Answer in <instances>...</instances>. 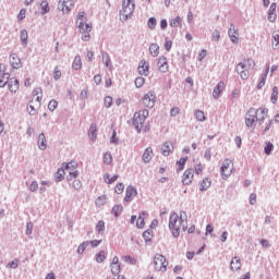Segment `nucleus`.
Here are the masks:
<instances>
[{
    "mask_svg": "<svg viewBox=\"0 0 279 279\" xmlns=\"http://www.w3.org/2000/svg\"><path fill=\"white\" fill-rule=\"evenodd\" d=\"M187 228H189V216H186L185 211H180V214L173 213L170 215L169 229L171 230L172 235L174 238L180 236V232L181 231L185 232Z\"/></svg>",
    "mask_w": 279,
    "mask_h": 279,
    "instance_id": "f257e3e1",
    "label": "nucleus"
},
{
    "mask_svg": "<svg viewBox=\"0 0 279 279\" xmlns=\"http://www.w3.org/2000/svg\"><path fill=\"white\" fill-rule=\"evenodd\" d=\"M255 66L256 62L252 58H247L236 64L235 71L241 80L246 81L250 80V72L254 71Z\"/></svg>",
    "mask_w": 279,
    "mask_h": 279,
    "instance_id": "f03ea898",
    "label": "nucleus"
},
{
    "mask_svg": "<svg viewBox=\"0 0 279 279\" xmlns=\"http://www.w3.org/2000/svg\"><path fill=\"white\" fill-rule=\"evenodd\" d=\"M136 4H134V0H123L122 10L120 11V21H130L134 14Z\"/></svg>",
    "mask_w": 279,
    "mask_h": 279,
    "instance_id": "7ed1b4c3",
    "label": "nucleus"
},
{
    "mask_svg": "<svg viewBox=\"0 0 279 279\" xmlns=\"http://www.w3.org/2000/svg\"><path fill=\"white\" fill-rule=\"evenodd\" d=\"M148 117H149V110L147 109H143L134 113L133 125L137 130V132H141V130H143V126L145 125V121H147Z\"/></svg>",
    "mask_w": 279,
    "mask_h": 279,
    "instance_id": "20e7f679",
    "label": "nucleus"
},
{
    "mask_svg": "<svg viewBox=\"0 0 279 279\" xmlns=\"http://www.w3.org/2000/svg\"><path fill=\"white\" fill-rule=\"evenodd\" d=\"M234 173V161L232 159H225L220 167V175L223 180H228Z\"/></svg>",
    "mask_w": 279,
    "mask_h": 279,
    "instance_id": "39448f33",
    "label": "nucleus"
},
{
    "mask_svg": "<svg viewBox=\"0 0 279 279\" xmlns=\"http://www.w3.org/2000/svg\"><path fill=\"white\" fill-rule=\"evenodd\" d=\"M63 169H65L68 177L66 180L69 182H71L72 180H75V178H77V175H80V172L76 171L78 165L77 161H70L68 163H63Z\"/></svg>",
    "mask_w": 279,
    "mask_h": 279,
    "instance_id": "423d86ee",
    "label": "nucleus"
},
{
    "mask_svg": "<svg viewBox=\"0 0 279 279\" xmlns=\"http://www.w3.org/2000/svg\"><path fill=\"white\" fill-rule=\"evenodd\" d=\"M154 265L156 271H167V267H169V262L162 254H156L154 258Z\"/></svg>",
    "mask_w": 279,
    "mask_h": 279,
    "instance_id": "0eeeda50",
    "label": "nucleus"
},
{
    "mask_svg": "<svg viewBox=\"0 0 279 279\" xmlns=\"http://www.w3.org/2000/svg\"><path fill=\"white\" fill-rule=\"evenodd\" d=\"M78 32L81 34L82 40H84V43H88V40H90V33L93 32V24L80 23Z\"/></svg>",
    "mask_w": 279,
    "mask_h": 279,
    "instance_id": "6e6552de",
    "label": "nucleus"
},
{
    "mask_svg": "<svg viewBox=\"0 0 279 279\" xmlns=\"http://www.w3.org/2000/svg\"><path fill=\"white\" fill-rule=\"evenodd\" d=\"M142 104L145 106V108H154V106H156V93L149 90L147 94H145L142 97Z\"/></svg>",
    "mask_w": 279,
    "mask_h": 279,
    "instance_id": "1a4fd4ad",
    "label": "nucleus"
},
{
    "mask_svg": "<svg viewBox=\"0 0 279 279\" xmlns=\"http://www.w3.org/2000/svg\"><path fill=\"white\" fill-rule=\"evenodd\" d=\"M195 178V170L193 168H187L182 175V184L185 186H191L193 184V180Z\"/></svg>",
    "mask_w": 279,
    "mask_h": 279,
    "instance_id": "9d476101",
    "label": "nucleus"
},
{
    "mask_svg": "<svg viewBox=\"0 0 279 279\" xmlns=\"http://www.w3.org/2000/svg\"><path fill=\"white\" fill-rule=\"evenodd\" d=\"M256 109L250 108L245 114L246 128H254V125H256Z\"/></svg>",
    "mask_w": 279,
    "mask_h": 279,
    "instance_id": "9b49d317",
    "label": "nucleus"
},
{
    "mask_svg": "<svg viewBox=\"0 0 279 279\" xmlns=\"http://www.w3.org/2000/svg\"><path fill=\"white\" fill-rule=\"evenodd\" d=\"M31 104H35L36 108H40V106H43V88L37 87L33 90Z\"/></svg>",
    "mask_w": 279,
    "mask_h": 279,
    "instance_id": "f8f14e48",
    "label": "nucleus"
},
{
    "mask_svg": "<svg viewBox=\"0 0 279 279\" xmlns=\"http://www.w3.org/2000/svg\"><path fill=\"white\" fill-rule=\"evenodd\" d=\"M74 3H75V0H59V10H61L63 14H69Z\"/></svg>",
    "mask_w": 279,
    "mask_h": 279,
    "instance_id": "ddd939ff",
    "label": "nucleus"
},
{
    "mask_svg": "<svg viewBox=\"0 0 279 279\" xmlns=\"http://www.w3.org/2000/svg\"><path fill=\"white\" fill-rule=\"evenodd\" d=\"M110 269L113 276H119V274H121V264H119V258L117 256L112 258Z\"/></svg>",
    "mask_w": 279,
    "mask_h": 279,
    "instance_id": "4468645a",
    "label": "nucleus"
},
{
    "mask_svg": "<svg viewBox=\"0 0 279 279\" xmlns=\"http://www.w3.org/2000/svg\"><path fill=\"white\" fill-rule=\"evenodd\" d=\"M255 112H256V121L258 123H264L267 114L269 113V110H267V108L262 107L259 109H255Z\"/></svg>",
    "mask_w": 279,
    "mask_h": 279,
    "instance_id": "2eb2a0df",
    "label": "nucleus"
},
{
    "mask_svg": "<svg viewBox=\"0 0 279 279\" xmlns=\"http://www.w3.org/2000/svg\"><path fill=\"white\" fill-rule=\"evenodd\" d=\"M158 69L160 73H167L169 71V61H167V58L165 56L159 57Z\"/></svg>",
    "mask_w": 279,
    "mask_h": 279,
    "instance_id": "dca6fc26",
    "label": "nucleus"
},
{
    "mask_svg": "<svg viewBox=\"0 0 279 279\" xmlns=\"http://www.w3.org/2000/svg\"><path fill=\"white\" fill-rule=\"evenodd\" d=\"M225 88H226V83H223V81L218 82V84L216 85V87L213 90L214 99H219V97H221V93H223Z\"/></svg>",
    "mask_w": 279,
    "mask_h": 279,
    "instance_id": "f3484780",
    "label": "nucleus"
},
{
    "mask_svg": "<svg viewBox=\"0 0 279 279\" xmlns=\"http://www.w3.org/2000/svg\"><path fill=\"white\" fill-rule=\"evenodd\" d=\"M137 71H138L140 75H145V76L149 75V62H147V61H145V59H143L140 62Z\"/></svg>",
    "mask_w": 279,
    "mask_h": 279,
    "instance_id": "a211bd4d",
    "label": "nucleus"
},
{
    "mask_svg": "<svg viewBox=\"0 0 279 279\" xmlns=\"http://www.w3.org/2000/svg\"><path fill=\"white\" fill-rule=\"evenodd\" d=\"M10 64L12 69H21L23 66V63L21 62V58H19V54L12 53L9 58Z\"/></svg>",
    "mask_w": 279,
    "mask_h": 279,
    "instance_id": "6ab92c4d",
    "label": "nucleus"
},
{
    "mask_svg": "<svg viewBox=\"0 0 279 279\" xmlns=\"http://www.w3.org/2000/svg\"><path fill=\"white\" fill-rule=\"evenodd\" d=\"M138 192H136V189L134 186H128L125 191L124 202H132L134 197H136Z\"/></svg>",
    "mask_w": 279,
    "mask_h": 279,
    "instance_id": "aec40b11",
    "label": "nucleus"
},
{
    "mask_svg": "<svg viewBox=\"0 0 279 279\" xmlns=\"http://www.w3.org/2000/svg\"><path fill=\"white\" fill-rule=\"evenodd\" d=\"M276 8H278V5L276 4V2H272L268 10V21L270 23H276V19H278V14H276Z\"/></svg>",
    "mask_w": 279,
    "mask_h": 279,
    "instance_id": "412c9836",
    "label": "nucleus"
},
{
    "mask_svg": "<svg viewBox=\"0 0 279 279\" xmlns=\"http://www.w3.org/2000/svg\"><path fill=\"white\" fill-rule=\"evenodd\" d=\"M228 34H229L230 40H231L234 45H238V44H239V31H236V29L234 28V25L231 24Z\"/></svg>",
    "mask_w": 279,
    "mask_h": 279,
    "instance_id": "4be33fe9",
    "label": "nucleus"
},
{
    "mask_svg": "<svg viewBox=\"0 0 279 279\" xmlns=\"http://www.w3.org/2000/svg\"><path fill=\"white\" fill-rule=\"evenodd\" d=\"M8 88L11 93H16L19 90L20 83L16 77L8 78Z\"/></svg>",
    "mask_w": 279,
    "mask_h": 279,
    "instance_id": "5701e85b",
    "label": "nucleus"
},
{
    "mask_svg": "<svg viewBox=\"0 0 279 279\" xmlns=\"http://www.w3.org/2000/svg\"><path fill=\"white\" fill-rule=\"evenodd\" d=\"M154 158V148L147 147L143 155H142V160L144 162H151V159Z\"/></svg>",
    "mask_w": 279,
    "mask_h": 279,
    "instance_id": "b1692460",
    "label": "nucleus"
},
{
    "mask_svg": "<svg viewBox=\"0 0 279 279\" xmlns=\"http://www.w3.org/2000/svg\"><path fill=\"white\" fill-rule=\"evenodd\" d=\"M173 151V143L166 142L161 146V153L163 156H169Z\"/></svg>",
    "mask_w": 279,
    "mask_h": 279,
    "instance_id": "393cba45",
    "label": "nucleus"
},
{
    "mask_svg": "<svg viewBox=\"0 0 279 279\" xmlns=\"http://www.w3.org/2000/svg\"><path fill=\"white\" fill-rule=\"evenodd\" d=\"M231 270L232 271H241V258H239L238 256L233 257L230 264Z\"/></svg>",
    "mask_w": 279,
    "mask_h": 279,
    "instance_id": "a878e982",
    "label": "nucleus"
},
{
    "mask_svg": "<svg viewBox=\"0 0 279 279\" xmlns=\"http://www.w3.org/2000/svg\"><path fill=\"white\" fill-rule=\"evenodd\" d=\"M37 145L43 151L44 149H47V137L45 136V133L39 134Z\"/></svg>",
    "mask_w": 279,
    "mask_h": 279,
    "instance_id": "bb28decb",
    "label": "nucleus"
},
{
    "mask_svg": "<svg viewBox=\"0 0 279 279\" xmlns=\"http://www.w3.org/2000/svg\"><path fill=\"white\" fill-rule=\"evenodd\" d=\"M149 53L153 58H158V56H160V46H158V44H151L149 46Z\"/></svg>",
    "mask_w": 279,
    "mask_h": 279,
    "instance_id": "cd10ccee",
    "label": "nucleus"
},
{
    "mask_svg": "<svg viewBox=\"0 0 279 279\" xmlns=\"http://www.w3.org/2000/svg\"><path fill=\"white\" fill-rule=\"evenodd\" d=\"M90 141H97V124L92 123L88 131Z\"/></svg>",
    "mask_w": 279,
    "mask_h": 279,
    "instance_id": "c85d7f7f",
    "label": "nucleus"
},
{
    "mask_svg": "<svg viewBox=\"0 0 279 279\" xmlns=\"http://www.w3.org/2000/svg\"><path fill=\"white\" fill-rule=\"evenodd\" d=\"M211 184H213V181H210L208 178L203 179L199 184V191H208Z\"/></svg>",
    "mask_w": 279,
    "mask_h": 279,
    "instance_id": "c756f323",
    "label": "nucleus"
},
{
    "mask_svg": "<svg viewBox=\"0 0 279 279\" xmlns=\"http://www.w3.org/2000/svg\"><path fill=\"white\" fill-rule=\"evenodd\" d=\"M267 75H269V65H266V71L262 75V78H260L259 83L257 84L258 90H260V88H263L265 86V82H267Z\"/></svg>",
    "mask_w": 279,
    "mask_h": 279,
    "instance_id": "7c9ffc66",
    "label": "nucleus"
},
{
    "mask_svg": "<svg viewBox=\"0 0 279 279\" xmlns=\"http://www.w3.org/2000/svg\"><path fill=\"white\" fill-rule=\"evenodd\" d=\"M102 62L105 63V66H107V69H110V71L112 70V61L110 60V54H108V52H102Z\"/></svg>",
    "mask_w": 279,
    "mask_h": 279,
    "instance_id": "2f4dec72",
    "label": "nucleus"
},
{
    "mask_svg": "<svg viewBox=\"0 0 279 279\" xmlns=\"http://www.w3.org/2000/svg\"><path fill=\"white\" fill-rule=\"evenodd\" d=\"M186 160H189V157H181L180 160L177 161V171H184V167H186Z\"/></svg>",
    "mask_w": 279,
    "mask_h": 279,
    "instance_id": "473e14b6",
    "label": "nucleus"
},
{
    "mask_svg": "<svg viewBox=\"0 0 279 279\" xmlns=\"http://www.w3.org/2000/svg\"><path fill=\"white\" fill-rule=\"evenodd\" d=\"M116 180H119L118 174H114L113 177H110V173H106L104 175V181L106 182V184H114Z\"/></svg>",
    "mask_w": 279,
    "mask_h": 279,
    "instance_id": "72a5a7b5",
    "label": "nucleus"
},
{
    "mask_svg": "<svg viewBox=\"0 0 279 279\" xmlns=\"http://www.w3.org/2000/svg\"><path fill=\"white\" fill-rule=\"evenodd\" d=\"M64 175H66V169H64V166H62L57 172V182H62V180H64Z\"/></svg>",
    "mask_w": 279,
    "mask_h": 279,
    "instance_id": "f704fd0d",
    "label": "nucleus"
},
{
    "mask_svg": "<svg viewBox=\"0 0 279 279\" xmlns=\"http://www.w3.org/2000/svg\"><path fill=\"white\" fill-rule=\"evenodd\" d=\"M72 68L75 70V71H80V69H82V57L80 56H76L74 58V61L72 63Z\"/></svg>",
    "mask_w": 279,
    "mask_h": 279,
    "instance_id": "c9c22d12",
    "label": "nucleus"
},
{
    "mask_svg": "<svg viewBox=\"0 0 279 279\" xmlns=\"http://www.w3.org/2000/svg\"><path fill=\"white\" fill-rule=\"evenodd\" d=\"M41 14H48L51 11V7H49V2L47 0L41 1L40 3Z\"/></svg>",
    "mask_w": 279,
    "mask_h": 279,
    "instance_id": "e433bc0d",
    "label": "nucleus"
},
{
    "mask_svg": "<svg viewBox=\"0 0 279 279\" xmlns=\"http://www.w3.org/2000/svg\"><path fill=\"white\" fill-rule=\"evenodd\" d=\"M106 202H108V196L101 195L96 199V206L101 208V206H106Z\"/></svg>",
    "mask_w": 279,
    "mask_h": 279,
    "instance_id": "4c0bfd02",
    "label": "nucleus"
},
{
    "mask_svg": "<svg viewBox=\"0 0 279 279\" xmlns=\"http://www.w3.org/2000/svg\"><path fill=\"white\" fill-rule=\"evenodd\" d=\"M194 117H195L196 120H198L201 122L206 121V114L202 110H196L195 113H194Z\"/></svg>",
    "mask_w": 279,
    "mask_h": 279,
    "instance_id": "58836bf2",
    "label": "nucleus"
},
{
    "mask_svg": "<svg viewBox=\"0 0 279 279\" xmlns=\"http://www.w3.org/2000/svg\"><path fill=\"white\" fill-rule=\"evenodd\" d=\"M182 25V17L177 16L170 21V27H180Z\"/></svg>",
    "mask_w": 279,
    "mask_h": 279,
    "instance_id": "ea45409f",
    "label": "nucleus"
},
{
    "mask_svg": "<svg viewBox=\"0 0 279 279\" xmlns=\"http://www.w3.org/2000/svg\"><path fill=\"white\" fill-rule=\"evenodd\" d=\"M137 228H145V214H141L136 220Z\"/></svg>",
    "mask_w": 279,
    "mask_h": 279,
    "instance_id": "a19ab883",
    "label": "nucleus"
},
{
    "mask_svg": "<svg viewBox=\"0 0 279 279\" xmlns=\"http://www.w3.org/2000/svg\"><path fill=\"white\" fill-rule=\"evenodd\" d=\"M38 108L36 107V102L32 104L27 107L28 110V114H31V117H34V114H36V112H38Z\"/></svg>",
    "mask_w": 279,
    "mask_h": 279,
    "instance_id": "79ce46f5",
    "label": "nucleus"
},
{
    "mask_svg": "<svg viewBox=\"0 0 279 279\" xmlns=\"http://www.w3.org/2000/svg\"><path fill=\"white\" fill-rule=\"evenodd\" d=\"M122 213H123V206L121 205L113 206L112 215H114V217H119Z\"/></svg>",
    "mask_w": 279,
    "mask_h": 279,
    "instance_id": "37998d69",
    "label": "nucleus"
},
{
    "mask_svg": "<svg viewBox=\"0 0 279 279\" xmlns=\"http://www.w3.org/2000/svg\"><path fill=\"white\" fill-rule=\"evenodd\" d=\"M264 151H265L266 156H270L271 155V153L274 151V145L271 144V142H267L266 143Z\"/></svg>",
    "mask_w": 279,
    "mask_h": 279,
    "instance_id": "c03bdc74",
    "label": "nucleus"
},
{
    "mask_svg": "<svg viewBox=\"0 0 279 279\" xmlns=\"http://www.w3.org/2000/svg\"><path fill=\"white\" fill-rule=\"evenodd\" d=\"M20 38L22 40V44L27 45L28 35L26 29L21 31Z\"/></svg>",
    "mask_w": 279,
    "mask_h": 279,
    "instance_id": "a18cd8bd",
    "label": "nucleus"
},
{
    "mask_svg": "<svg viewBox=\"0 0 279 279\" xmlns=\"http://www.w3.org/2000/svg\"><path fill=\"white\" fill-rule=\"evenodd\" d=\"M271 104H277L278 101V87H274L272 88V93H271Z\"/></svg>",
    "mask_w": 279,
    "mask_h": 279,
    "instance_id": "49530a36",
    "label": "nucleus"
},
{
    "mask_svg": "<svg viewBox=\"0 0 279 279\" xmlns=\"http://www.w3.org/2000/svg\"><path fill=\"white\" fill-rule=\"evenodd\" d=\"M96 230L99 233L104 232L106 230V222H104V220L98 221L96 225Z\"/></svg>",
    "mask_w": 279,
    "mask_h": 279,
    "instance_id": "de8ad7c7",
    "label": "nucleus"
},
{
    "mask_svg": "<svg viewBox=\"0 0 279 279\" xmlns=\"http://www.w3.org/2000/svg\"><path fill=\"white\" fill-rule=\"evenodd\" d=\"M58 108V100H50L48 104V110H50V112H53L56 109Z\"/></svg>",
    "mask_w": 279,
    "mask_h": 279,
    "instance_id": "09e8293b",
    "label": "nucleus"
},
{
    "mask_svg": "<svg viewBox=\"0 0 279 279\" xmlns=\"http://www.w3.org/2000/svg\"><path fill=\"white\" fill-rule=\"evenodd\" d=\"M72 180H73L72 182L73 189H75L76 191H80V189H82V181H80V179L77 178H74Z\"/></svg>",
    "mask_w": 279,
    "mask_h": 279,
    "instance_id": "8fccbe9b",
    "label": "nucleus"
},
{
    "mask_svg": "<svg viewBox=\"0 0 279 279\" xmlns=\"http://www.w3.org/2000/svg\"><path fill=\"white\" fill-rule=\"evenodd\" d=\"M145 84V78L143 76H138L135 78V86L136 88L143 87Z\"/></svg>",
    "mask_w": 279,
    "mask_h": 279,
    "instance_id": "3c124183",
    "label": "nucleus"
},
{
    "mask_svg": "<svg viewBox=\"0 0 279 279\" xmlns=\"http://www.w3.org/2000/svg\"><path fill=\"white\" fill-rule=\"evenodd\" d=\"M96 260L98 263H104L106 260V252L100 251L97 255H96Z\"/></svg>",
    "mask_w": 279,
    "mask_h": 279,
    "instance_id": "603ef678",
    "label": "nucleus"
},
{
    "mask_svg": "<svg viewBox=\"0 0 279 279\" xmlns=\"http://www.w3.org/2000/svg\"><path fill=\"white\" fill-rule=\"evenodd\" d=\"M77 25L80 26V23H86V13L80 12L77 15Z\"/></svg>",
    "mask_w": 279,
    "mask_h": 279,
    "instance_id": "864d4df0",
    "label": "nucleus"
},
{
    "mask_svg": "<svg viewBox=\"0 0 279 279\" xmlns=\"http://www.w3.org/2000/svg\"><path fill=\"white\" fill-rule=\"evenodd\" d=\"M114 191L118 195H121L125 191V185L123 183H118L114 187Z\"/></svg>",
    "mask_w": 279,
    "mask_h": 279,
    "instance_id": "5fc2aeb1",
    "label": "nucleus"
},
{
    "mask_svg": "<svg viewBox=\"0 0 279 279\" xmlns=\"http://www.w3.org/2000/svg\"><path fill=\"white\" fill-rule=\"evenodd\" d=\"M147 25L149 27V29H156V25H157V21L155 17H149Z\"/></svg>",
    "mask_w": 279,
    "mask_h": 279,
    "instance_id": "6e6d98bb",
    "label": "nucleus"
},
{
    "mask_svg": "<svg viewBox=\"0 0 279 279\" xmlns=\"http://www.w3.org/2000/svg\"><path fill=\"white\" fill-rule=\"evenodd\" d=\"M275 43V47L279 45V31H275L272 33V44Z\"/></svg>",
    "mask_w": 279,
    "mask_h": 279,
    "instance_id": "4d7b16f0",
    "label": "nucleus"
},
{
    "mask_svg": "<svg viewBox=\"0 0 279 279\" xmlns=\"http://www.w3.org/2000/svg\"><path fill=\"white\" fill-rule=\"evenodd\" d=\"M104 162L105 165H110L112 162V154L106 153L104 155Z\"/></svg>",
    "mask_w": 279,
    "mask_h": 279,
    "instance_id": "13d9d810",
    "label": "nucleus"
},
{
    "mask_svg": "<svg viewBox=\"0 0 279 279\" xmlns=\"http://www.w3.org/2000/svg\"><path fill=\"white\" fill-rule=\"evenodd\" d=\"M86 247H88V241L83 242L78 248H77V254H84V251L86 250Z\"/></svg>",
    "mask_w": 279,
    "mask_h": 279,
    "instance_id": "bf43d9fd",
    "label": "nucleus"
},
{
    "mask_svg": "<svg viewBox=\"0 0 279 279\" xmlns=\"http://www.w3.org/2000/svg\"><path fill=\"white\" fill-rule=\"evenodd\" d=\"M8 80H10V74H4L3 78L0 80V88H3V86H8Z\"/></svg>",
    "mask_w": 279,
    "mask_h": 279,
    "instance_id": "052dcab7",
    "label": "nucleus"
},
{
    "mask_svg": "<svg viewBox=\"0 0 279 279\" xmlns=\"http://www.w3.org/2000/svg\"><path fill=\"white\" fill-rule=\"evenodd\" d=\"M60 77H62V71H60V69L58 66H56L54 71H53V78L60 80Z\"/></svg>",
    "mask_w": 279,
    "mask_h": 279,
    "instance_id": "680f3d73",
    "label": "nucleus"
},
{
    "mask_svg": "<svg viewBox=\"0 0 279 279\" xmlns=\"http://www.w3.org/2000/svg\"><path fill=\"white\" fill-rule=\"evenodd\" d=\"M211 38H213V40H214L215 43L219 41V39L221 38V32H219V31H217V29L214 31Z\"/></svg>",
    "mask_w": 279,
    "mask_h": 279,
    "instance_id": "e2e57ef3",
    "label": "nucleus"
},
{
    "mask_svg": "<svg viewBox=\"0 0 279 279\" xmlns=\"http://www.w3.org/2000/svg\"><path fill=\"white\" fill-rule=\"evenodd\" d=\"M194 171H195L196 175H201V173H203V171H204V166H202V163H197L194 167Z\"/></svg>",
    "mask_w": 279,
    "mask_h": 279,
    "instance_id": "0e129e2a",
    "label": "nucleus"
},
{
    "mask_svg": "<svg viewBox=\"0 0 279 279\" xmlns=\"http://www.w3.org/2000/svg\"><path fill=\"white\" fill-rule=\"evenodd\" d=\"M19 259H14L13 262H10L7 267H9L10 269H16V267H19Z\"/></svg>",
    "mask_w": 279,
    "mask_h": 279,
    "instance_id": "69168bd1",
    "label": "nucleus"
},
{
    "mask_svg": "<svg viewBox=\"0 0 279 279\" xmlns=\"http://www.w3.org/2000/svg\"><path fill=\"white\" fill-rule=\"evenodd\" d=\"M123 260H125V263H129L130 265H136V259L131 256H124Z\"/></svg>",
    "mask_w": 279,
    "mask_h": 279,
    "instance_id": "338daca9",
    "label": "nucleus"
},
{
    "mask_svg": "<svg viewBox=\"0 0 279 279\" xmlns=\"http://www.w3.org/2000/svg\"><path fill=\"white\" fill-rule=\"evenodd\" d=\"M105 106L106 108H110L112 106V97L110 96L105 97Z\"/></svg>",
    "mask_w": 279,
    "mask_h": 279,
    "instance_id": "774afa93",
    "label": "nucleus"
}]
</instances>
